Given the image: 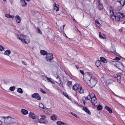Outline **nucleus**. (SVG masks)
Listing matches in <instances>:
<instances>
[{
	"instance_id": "nucleus-1",
	"label": "nucleus",
	"mask_w": 125,
	"mask_h": 125,
	"mask_svg": "<svg viewBox=\"0 0 125 125\" xmlns=\"http://www.w3.org/2000/svg\"><path fill=\"white\" fill-rule=\"evenodd\" d=\"M83 78L85 82L92 87L94 86L97 82V78L90 73H85Z\"/></svg>"
},
{
	"instance_id": "nucleus-2",
	"label": "nucleus",
	"mask_w": 125,
	"mask_h": 125,
	"mask_svg": "<svg viewBox=\"0 0 125 125\" xmlns=\"http://www.w3.org/2000/svg\"><path fill=\"white\" fill-rule=\"evenodd\" d=\"M17 37L26 44L29 43L30 41V39L28 36L22 34L17 35Z\"/></svg>"
},
{
	"instance_id": "nucleus-3",
	"label": "nucleus",
	"mask_w": 125,
	"mask_h": 125,
	"mask_svg": "<svg viewBox=\"0 0 125 125\" xmlns=\"http://www.w3.org/2000/svg\"><path fill=\"white\" fill-rule=\"evenodd\" d=\"M73 89L74 90H77L81 94L84 93V91L82 88L81 85L79 84L76 83L73 86Z\"/></svg>"
},
{
	"instance_id": "nucleus-4",
	"label": "nucleus",
	"mask_w": 125,
	"mask_h": 125,
	"mask_svg": "<svg viewBox=\"0 0 125 125\" xmlns=\"http://www.w3.org/2000/svg\"><path fill=\"white\" fill-rule=\"evenodd\" d=\"M2 118L4 119V122H6L7 123H13L14 122V119L10 116H3Z\"/></svg>"
},
{
	"instance_id": "nucleus-5",
	"label": "nucleus",
	"mask_w": 125,
	"mask_h": 125,
	"mask_svg": "<svg viewBox=\"0 0 125 125\" xmlns=\"http://www.w3.org/2000/svg\"><path fill=\"white\" fill-rule=\"evenodd\" d=\"M29 116L30 118H31L33 119L38 120L39 119V116L32 112H30L29 113Z\"/></svg>"
},
{
	"instance_id": "nucleus-6",
	"label": "nucleus",
	"mask_w": 125,
	"mask_h": 125,
	"mask_svg": "<svg viewBox=\"0 0 125 125\" xmlns=\"http://www.w3.org/2000/svg\"><path fill=\"white\" fill-rule=\"evenodd\" d=\"M53 58V54L52 53H48L46 55V60L48 62H50Z\"/></svg>"
},
{
	"instance_id": "nucleus-7",
	"label": "nucleus",
	"mask_w": 125,
	"mask_h": 125,
	"mask_svg": "<svg viewBox=\"0 0 125 125\" xmlns=\"http://www.w3.org/2000/svg\"><path fill=\"white\" fill-rule=\"evenodd\" d=\"M42 78L43 80L48 82H51L52 83H53V79L51 78H48L46 76H42Z\"/></svg>"
},
{
	"instance_id": "nucleus-8",
	"label": "nucleus",
	"mask_w": 125,
	"mask_h": 125,
	"mask_svg": "<svg viewBox=\"0 0 125 125\" xmlns=\"http://www.w3.org/2000/svg\"><path fill=\"white\" fill-rule=\"evenodd\" d=\"M32 98L37 100H40L41 99L40 96L37 93H34L32 94Z\"/></svg>"
},
{
	"instance_id": "nucleus-9",
	"label": "nucleus",
	"mask_w": 125,
	"mask_h": 125,
	"mask_svg": "<svg viewBox=\"0 0 125 125\" xmlns=\"http://www.w3.org/2000/svg\"><path fill=\"white\" fill-rule=\"evenodd\" d=\"M121 73H119L117 74L114 75L115 78H116L117 81L119 83H120L121 82Z\"/></svg>"
},
{
	"instance_id": "nucleus-10",
	"label": "nucleus",
	"mask_w": 125,
	"mask_h": 125,
	"mask_svg": "<svg viewBox=\"0 0 125 125\" xmlns=\"http://www.w3.org/2000/svg\"><path fill=\"white\" fill-rule=\"evenodd\" d=\"M115 66L119 69L123 68V65L121 62L117 61Z\"/></svg>"
},
{
	"instance_id": "nucleus-11",
	"label": "nucleus",
	"mask_w": 125,
	"mask_h": 125,
	"mask_svg": "<svg viewBox=\"0 0 125 125\" xmlns=\"http://www.w3.org/2000/svg\"><path fill=\"white\" fill-rule=\"evenodd\" d=\"M91 103L94 105H95L94 104L96 103L97 102V99L96 98L95 96H93V97H92L91 99Z\"/></svg>"
},
{
	"instance_id": "nucleus-12",
	"label": "nucleus",
	"mask_w": 125,
	"mask_h": 125,
	"mask_svg": "<svg viewBox=\"0 0 125 125\" xmlns=\"http://www.w3.org/2000/svg\"><path fill=\"white\" fill-rule=\"evenodd\" d=\"M117 15L120 18H122L125 17V14L124 13L118 12L117 13Z\"/></svg>"
},
{
	"instance_id": "nucleus-13",
	"label": "nucleus",
	"mask_w": 125,
	"mask_h": 125,
	"mask_svg": "<svg viewBox=\"0 0 125 125\" xmlns=\"http://www.w3.org/2000/svg\"><path fill=\"white\" fill-rule=\"evenodd\" d=\"M93 96H95V94H92L88 96L87 97H83V100L84 98L85 99H88V100L90 99L91 98H92Z\"/></svg>"
},
{
	"instance_id": "nucleus-14",
	"label": "nucleus",
	"mask_w": 125,
	"mask_h": 125,
	"mask_svg": "<svg viewBox=\"0 0 125 125\" xmlns=\"http://www.w3.org/2000/svg\"><path fill=\"white\" fill-rule=\"evenodd\" d=\"M114 81L113 79H108L106 83V85L108 86L114 82Z\"/></svg>"
},
{
	"instance_id": "nucleus-15",
	"label": "nucleus",
	"mask_w": 125,
	"mask_h": 125,
	"mask_svg": "<svg viewBox=\"0 0 125 125\" xmlns=\"http://www.w3.org/2000/svg\"><path fill=\"white\" fill-rule=\"evenodd\" d=\"M21 113L23 115H26L28 114V111L24 109H22L21 111Z\"/></svg>"
},
{
	"instance_id": "nucleus-16",
	"label": "nucleus",
	"mask_w": 125,
	"mask_h": 125,
	"mask_svg": "<svg viewBox=\"0 0 125 125\" xmlns=\"http://www.w3.org/2000/svg\"><path fill=\"white\" fill-rule=\"evenodd\" d=\"M20 3L22 7H25L27 4V3L25 2L24 0H21Z\"/></svg>"
},
{
	"instance_id": "nucleus-17",
	"label": "nucleus",
	"mask_w": 125,
	"mask_h": 125,
	"mask_svg": "<svg viewBox=\"0 0 125 125\" xmlns=\"http://www.w3.org/2000/svg\"><path fill=\"white\" fill-rule=\"evenodd\" d=\"M39 123H43L44 124H46L47 122L46 120H45V119L42 118H40L39 120Z\"/></svg>"
},
{
	"instance_id": "nucleus-18",
	"label": "nucleus",
	"mask_w": 125,
	"mask_h": 125,
	"mask_svg": "<svg viewBox=\"0 0 125 125\" xmlns=\"http://www.w3.org/2000/svg\"><path fill=\"white\" fill-rule=\"evenodd\" d=\"M105 108L109 112L110 114L112 113V110L111 109L107 106L106 105L105 106Z\"/></svg>"
},
{
	"instance_id": "nucleus-19",
	"label": "nucleus",
	"mask_w": 125,
	"mask_h": 125,
	"mask_svg": "<svg viewBox=\"0 0 125 125\" xmlns=\"http://www.w3.org/2000/svg\"><path fill=\"white\" fill-rule=\"evenodd\" d=\"M83 110L86 112L87 113H88L90 115L91 114V112L87 107H83Z\"/></svg>"
},
{
	"instance_id": "nucleus-20",
	"label": "nucleus",
	"mask_w": 125,
	"mask_h": 125,
	"mask_svg": "<svg viewBox=\"0 0 125 125\" xmlns=\"http://www.w3.org/2000/svg\"><path fill=\"white\" fill-rule=\"evenodd\" d=\"M15 18L16 19V22L18 23H19L21 21V19L20 17L18 15H16L15 16Z\"/></svg>"
},
{
	"instance_id": "nucleus-21",
	"label": "nucleus",
	"mask_w": 125,
	"mask_h": 125,
	"mask_svg": "<svg viewBox=\"0 0 125 125\" xmlns=\"http://www.w3.org/2000/svg\"><path fill=\"white\" fill-rule=\"evenodd\" d=\"M54 4L55 5H54V9L56 11H57L59 10V6L58 4H56L55 3Z\"/></svg>"
},
{
	"instance_id": "nucleus-22",
	"label": "nucleus",
	"mask_w": 125,
	"mask_h": 125,
	"mask_svg": "<svg viewBox=\"0 0 125 125\" xmlns=\"http://www.w3.org/2000/svg\"><path fill=\"white\" fill-rule=\"evenodd\" d=\"M45 110L47 111V114H50L52 113V110L50 109H48L45 107Z\"/></svg>"
},
{
	"instance_id": "nucleus-23",
	"label": "nucleus",
	"mask_w": 125,
	"mask_h": 125,
	"mask_svg": "<svg viewBox=\"0 0 125 125\" xmlns=\"http://www.w3.org/2000/svg\"><path fill=\"white\" fill-rule=\"evenodd\" d=\"M5 16L6 17L9 18H12V20H13V18L14 17V15H10L9 14H6L5 15Z\"/></svg>"
},
{
	"instance_id": "nucleus-24",
	"label": "nucleus",
	"mask_w": 125,
	"mask_h": 125,
	"mask_svg": "<svg viewBox=\"0 0 125 125\" xmlns=\"http://www.w3.org/2000/svg\"><path fill=\"white\" fill-rule=\"evenodd\" d=\"M10 53L11 52L9 50H7L5 52L4 54L5 55L9 56Z\"/></svg>"
},
{
	"instance_id": "nucleus-25",
	"label": "nucleus",
	"mask_w": 125,
	"mask_h": 125,
	"mask_svg": "<svg viewBox=\"0 0 125 125\" xmlns=\"http://www.w3.org/2000/svg\"><path fill=\"white\" fill-rule=\"evenodd\" d=\"M111 10L110 11V15L111 16L114 14V10H113V8L112 7H110Z\"/></svg>"
},
{
	"instance_id": "nucleus-26",
	"label": "nucleus",
	"mask_w": 125,
	"mask_h": 125,
	"mask_svg": "<svg viewBox=\"0 0 125 125\" xmlns=\"http://www.w3.org/2000/svg\"><path fill=\"white\" fill-rule=\"evenodd\" d=\"M100 59L101 61L103 62L104 63H106L107 62L106 59L103 57H100Z\"/></svg>"
},
{
	"instance_id": "nucleus-27",
	"label": "nucleus",
	"mask_w": 125,
	"mask_h": 125,
	"mask_svg": "<svg viewBox=\"0 0 125 125\" xmlns=\"http://www.w3.org/2000/svg\"><path fill=\"white\" fill-rule=\"evenodd\" d=\"M41 54L43 55H45L47 53V51L44 50H42L41 51Z\"/></svg>"
},
{
	"instance_id": "nucleus-28",
	"label": "nucleus",
	"mask_w": 125,
	"mask_h": 125,
	"mask_svg": "<svg viewBox=\"0 0 125 125\" xmlns=\"http://www.w3.org/2000/svg\"><path fill=\"white\" fill-rule=\"evenodd\" d=\"M57 116L55 115H54L51 116V119L52 120H55L57 119Z\"/></svg>"
},
{
	"instance_id": "nucleus-29",
	"label": "nucleus",
	"mask_w": 125,
	"mask_h": 125,
	"mask_svg": "<svg viewBox=\"0 0 125 125\" xmlns=\"http://www.w3.org/2000/svg\"><path fill=\"white\" fill-rule=\"evenodd\" d=\"M17 92L19 93L22 94L23 93V90L21 88H19L17 90Z\"/></svg>"
},
{
	"instance_id": "nucleus-30",
	"label": "nucleus",
	"mask_w": 125,
	"mask_h": 125,
	"mask_svg": "<svg viewBox=\"0 0 125 125\" xmlns=\"http://www.w3.org/2000/svg\"><path fill=\"white\" fill-rule=\"evenodd\" d=\"M97 108L98 110H101L102 109V106L100 105L99 104L97 105Z\"/></svg>"
},
{
	"instance_id": "nucleus-31",
	"label": "nucleus",
	"mask_w": 125,
	"mask_h": 125,
	"mask_svg": "<svg viewBox=\"0 0 125 125\" xmlns=\"http://www.w3.org/2000/svg\"><path fill=\"white\" fill-rule=\"evenodd\" d=\"M99 37L100 38L104 39L105 38L104 37H105V36L103 34H102V33L101 32H100L99 33Z\"/></svg>"
},
{
	"instance_id": "nucleus-32",
	"label": "nucleus",
	"mask_w": 125,
	"mask_h": 125,
	"mask_svg": "<svg viewBox=\"0 0 125 125\" xmlns=\"http://www.w3.org/2000/svg\"><path fill=\"white\" fill-rule=\"evenodd\" d=\"M95 64L97 67L99 66L100 64V62L99 60H97L95 62Z\"/></svg>"
},
{
	"instance_id": "nucleus-33",
	"label": "nucleus",
	"mask_w": 125,
	"mask_h": 125,
	"mask_svg": "<svg viewBox=\"0 0 125 125\" xmlns=\"http://www.w3.org/2000/svg\"><path fill=\"white\" fill-rule=\"evenodd\" d=\"M117 61H113L111 62V63L112 65H114L115 66L117 64Z\"/></svg>"
},
{
	"instance_id": "nucleus-34",
	"label": "nucleus",
	"mask_w": 125,
	"mask_h": 125,
	"mask_svg": "<svg viewBox=\"0 0 125 125\" xmlns=\"http://www.w3.org/2000/svg\"><path fill=\"white\" fill-rule=\"evenodd\" d=\"M98 7L99 10H101L103 9V6L102 4H99L98 5Z\"/></svg>"
},
{
	"instance_id": "nucleus-35",
	"label": "nucleus",
	"mask_w": 125,
	"mask_h": 125,
	"mask_svg": "<svg viewBox=\"0 0 125 125\" xmlns=\"http://www.w3.org/2000/svg\"><path fill=\"white\" fill-rule=\"evenodd\" d=\"M39 106L40 107L43 109H45V108L46 107H44L43 105L41 103L39 104Z\"/></svg>"
},
{
	"instance_id": "nucleus-36",
	"label": "nucleus",
	"mask_w": 125,
	"mask_h": 125,
	"mask_svg": "<svg viewBox=\"0 0 125 125\" xmlns=\"http://www.w3.org/2000/svg\"><path fill=\"white\" fill-rule=\"evenodd\" d=\"M15 86H11L10 87L9 90L12 91H13L15 90Z\"/></svg>"
},
{
	"instance_id": "nucleus-37",
	"label": "nucleus",
	"mask_w": 125,
	"mask_h": 125,
	"mask_svg": "<svg viewBox=\"0 0 125 125\" xmlns=\"http://www.w3.org/2000/svg\"><path fill=\"white\" fill-rule=\"evenodd\" d=\"M95 22L98 25V27H100L101 26V25L99 23L98 20H96L95 21Z\"/></svg>"
},
{
	"instance_id": "nucleus-38",
	"label": "nucleus",
	"mask_w": 125,
	"mask_h": 125,
	"mask_svg": "<svg viewBox=\"0 0 125 125\" xmlns=\"http://www.w3.org/2000/svg\"><path fill=\"white\" fill-rule=\"evenodd\" d=\"M63 94L66 97H67L68 99H70V98L69 97L68 95L66 93H63Z\"/></svg>"
},
{
	"instance_id": "nucleus-39",
	"label": "nucleus",
	"mask_w": 125,
	"mask_h": 125,
	"mask_svg": "<svg viewBox=\"0 0 125 125\" xmlns=\"http://www.w3.org/2000/svg\"><path fill=\"white\" fill-rule=\"evenodd\" d=\"M62 123V122L60 121H58L57 122V124L58 125H61Z\"/></svg>"
},
{
	"instance_id": "nucleus-40",
	"label": "nucleus",
	"mask_w": 125,
	"mask_h": 125,
	"mask_svg": "<svg viewBox=\"0 0 125 125\" xmlns=\"http://www.w3.org/2000/svg\"><path fill=\"white\" fill-rule=\"evenodd\" d=\"M120 18L119 17H118L117 16H116L115 18V20L116 21H118L120 20V19L119 18Z\"/></svg>"
},
{
	"instance_id": "nucleus-41",
	"label": "nucleus",
	"mask_w": 125,
	"mask_h": 125,
	"mask_svg": "<svg viewBox=\"0 0 125 125\" xmlns=\"http://www.w3.org/2000/svg\"><path fill=\"white\" fill-rule=\"evenodd\" d=\"M41 117H42V118L45 119V118H46V116L44 115H41Z\"/></svg>"
},
{
	"instance_id": "nucleus-42",
	"label": "nucleus",
	"mask_w": 125,
	"mask_h": 125,
	"mask_svg": "<svg viewBox=\"0 0 125 125\" xmlns=\"http://www.w3.org/2000/svg\"><path fill=\"white\" fill-rule=\"evenodd\" d=\"M40 91L43 93L45 94L46 93L45 92L42 88H41L40 90Z\"/></svg>"
},
{
	"instance_id": "nucleus-43",
	"label": "nucleus",
	"mask_w": 125,
	"mask_h": 125,
	"mask_svg": "<svg viewBox=\"0 0 125 125\" xmlns=\"http://www.w3.org/2000/svg\"><path fill=\"white\" fill-rule=\"evenodd\" d=\"M116 16L114 15L111 16V18L113 19V20H115V17Z\"/></svg>"
},
{
	"instance_id": "nucleus-44",
	"label": "nucleus",
	"mask_w": 125,
	"mask_h": 125,
	"mask_svg": "<svg viewBox=\"0 0 125 125\" xmlns=\"http://www.w3.org/2000/svg\"><path fill=\"white\" fill-rule=\"evenodd\" d=\"M23 65H24L25 66L27 65V63L25 62V61H21Z\"/></svg>"
},
{
	"instance_id": "nucleus-45",
	"label": "nucleus",
	"mask_w": 125,
	"mask_h": 125,
	"mask_svg": "<svg viewBox=\"0 0 125 125\" xmlns=\"http://www.w3.org/2000/svg\"><path fill=\"white\" fill-rule=\"evenodd\" d=\"M68 84L69 85H72V81H69L68 82Z\"/></svg>"
},
{
	"instance_id": "nucleus-46",
	"label": "nucleus",
	"mask_w": 125,
	"mask_h": 125,
	"mask_svg": "<svg viewBox=\"0 0 125 125\" xmlns=\"http://www.w3.org/2000/svg\"><path fill=\"white\" fill-rule=\"evenodd\" d=\"M114 54L117 56L120 57V55L118 53H117L115 51L114 53Z\"/></svg>"
},
{
	"instance_id": "nucleus-47",
	"label": "nucleus",
	"mask_w": 125,
	"mask_h": 125,
	"mask_svg": "<svg viewBox=\"0 0 125 125\" xmlns=\"http://www.w3.org/2000/svg\"><path fill=\"white\" fill-rule=\"evenodd\" d=\"M4 49L3 47L2 46L0 45V51H2Z\"/></svg>"
},
{
	"instance_id": "nucleus-48",
	"label": "nucleus",
	"mask_w": 125,
	"mask_h": 125,
	"mask_svg": "<svg viewBox=\"0 0 125 125\" xmlns=\"http://www.w3.org/2000/svg\"><path fill=\"white\" fill-rule=\"evenodd\" d=\"M115 59L116 60L119 61L120 60V58L118 57H115Z\"/></svg>"
},
{
	"instance_id": "nucleus-49",
	"label": "nucleus",
	"mask_w": 125,
	"mask_h": 125,
	"mask_svg": "<svg viewBox=\"0 0 125 125\" xmlns=\"http://www.w3.org/2000/svg\"><path fill=\"white\" fill-rule=\"evenodd\" d=\"M71 114L75 117H77V116L75 114L72 112H71Z\"/></svg>"
},
{
	"instance_id": "nucleus-50",
	"label": "nucleus",
	"mask_w": 125,
	"mask_h": 125,
	"mask_svg": "<svg viewBox=\"0 0 125 125\" xmlns=\"http://www.w3.org/2000/svg\"><path fill=\"white\" fill-rule=\"evenodd\" d=\"M111 51L112 52H113L114 53L115 52V50L113 49V48H112V49H111Z\"/></svg>"
},
{
	"instance_id": "nucleus-51",
	"label": "nucleus",
	"mask_w": 125,
	"mask_h": 125,
	"mask_svg": "<svg viewBox=\"0 0 125 125\" xmlns=\"http://www.w3.org/2000/svg\"><path fill=\"white\" fill-rule=\"evenodd\" d=\"M38 32L40 33V34H42V32L39 29H38Z\"/></svg>"
},
{
	"instance_id": "nucleus-52",
	"label": "nucleus",
	"mask_w": 125,
	"mask_h": 125,
	"mask_svg": "<svg viewBox=\"0 0 125 125\" xmlns=\"http://www.w3.org/2000/svg\"><path fill=\"white\" fill-rule=\"evenodd\" d=\"M80 71L81 73H82L83 74H84V72L83 71H82L81 70H80Z\"/></svg>"
},
{
	"instance_id": "nucleus-53",
	"label": "nucleus",
	"mask_w": 125,
	"mask_h": 125,
	"mask_svg": "<svg viewBox=\"0 0 125 125\" xmlns=\"http://www.w3.org/2000/svg\"><path fill=\"white\" fill-rule=\"evenodd\" d=\"M117 1L118 2L120 3L121 5V2H122V0H117Z\"/></svg>"
},
{
	"instance_id": "nucleus-54",
	"label": "nucleus",
	"mask_w": 125,
	"mask_h": 125,
	"mask_svg": "<svg viewBox=\"0 0 125 125\" xmlns=\"http://www.w3.org/2000/svg\"><path fill=\"white\" fill-rule=\"evenodd\" d=\"M63 125H68V124L66 123L62 122V124Z\"/></svg>"
},
{
	"instance_id": "nucleus-55",
	"label": "nucleus",
	"mask_w": 125,
	"mask_h": 125,
	"mask_svg": "<svg viewBox=\"0 0 125 125\" xmlns=\"http://www.w3.org/2000/svg\"><path fill=\"white\" fill-rule=\"evenodd\" d=\"M73 20L75 21V22H77V21H76V20H75V19L73 18Z\"/></svg>"
},
{
	"instance_id": "nucleus-56",
	"label": "nucleus",
	"mask_w": 125,
	"mask_h": 125,
	"mask_svg": "<svg viewBox=\"0 0 125 125\" xmlns=\"http://www.w3.org/2000/svg\"><path fill=\"white\" fill-rule=\"evenodd\" d=\"M2 123V122L0 120V125H1Z\"/></svg>"
},
{
	"instance_id": "nucleus-57",
	"label": "nucleus",
	"mask_w": 125,
	"mask_h": 125,
	"mask_svg": "<svg viewBox=\"0 0 125 125\" xmlns=\"http://www.w3.org/2000/svg\"><path fill=\"white\" fill-rule=\"evenodd\" d=\"M125 0L124 2L123 1H122V2L123 3V4L122 5V6H124V3H125Z\"/></svg>"
},
{
	"instance_id": "nucleus-58",
	"label": "nucleus",
	"mask_w": 125,
	"mask_h": 125,
	"mask_svg": "<svg viewBox=\"0 0 125 125\" xmlns=\"http://www.w3.org/2000/svg\"><path fill=\"white\" fill-rule=\"evenodd\" d=\"M65 26V25H64L63 26V30L64 29V27Z\"/></svg>"
},
{
	"instance_id": "nucleus-59",
	"label": "nucleus",
	"mask_w": 125,
	"mask_h": 125,
	"mask_svg": "<svg viewBox=\"0 0 125 125\" xmlns=\"http://www.w3.org/2000/svg\"><path fill=\"white\" fill-rule=\"evenodd\" d=\"M76 68H77V69H78V66H76Z\"/></svg>"
},
{
	"instance_id": "nucleus-60",
	"label": "nucleus",
	"mask_w": 125,
	"mask_h": 125,
	"mask_svg": "<svg viewBox=\"0 0 125 125\" xmlns=\"http://www.w3.org/2000/svg\"><path fill=\"white\" fill-rule=\"evenodd\" d=\"M58 79L59 78V79H60V78H59V77H58L57 78Z\"/></svg>"
},
{
	"instance_id": "nucleus-61",
	"label": "nucleus",
	"mask_w": 125,
	"mask_h": 125,
	"mask_svg": "<svg viewBox=\"0 0 125 125\" xmlns=\"http://www.w3.org/2000/svg\"><path fill=\"white\" fill-rule=\"evenodd\" d=\"M83 103L84 104H85V102L84 101H83Z\"/></svg>"
},
{
	"instance_id": "nucleus-62",
	"label": "nucleus",
	"mask_w": 125,
	"mask_h": 125,
	"mask_svg": "<svg viewBox=\"0 0 125 125\" xmlns=\"http://www.w3.org/2000/svg\"><path fill=\"white\" fill-rule=\"evenodd\" d=\"M3 0V1H6V0Z\"/></svg>"
},
{
	"instance_id": "nucleus-63",
	"label": "nucleus",
	"mask_w": 125,
	"mask_h": 125,
	"mask_svg": "<svg viewBox=\"0 0 125 125\" xmlns=\"http://www.w3.org/2000/svg\"><path fill=\"white\" fill-rule=\"evenodd\" d=\"M65 36H66V37L68 38V37H67V36L66 35H65Z\"/></svg>"
},
{
	"instance_id": "nucleus-64",
	"label": "nucleus",
	"mask_w": 125,
	"mask_h": 125,
	"mask_svg": "<svg viewBox=\"0 0 125 125\" xmlns=\"http://www.w3.org/2000/svg\"><path fill=\"white\" fill-rule=\"evenodd\" d=\"M124 24H125V21L124 22Z\"/></svg>"
}]
</instances>
